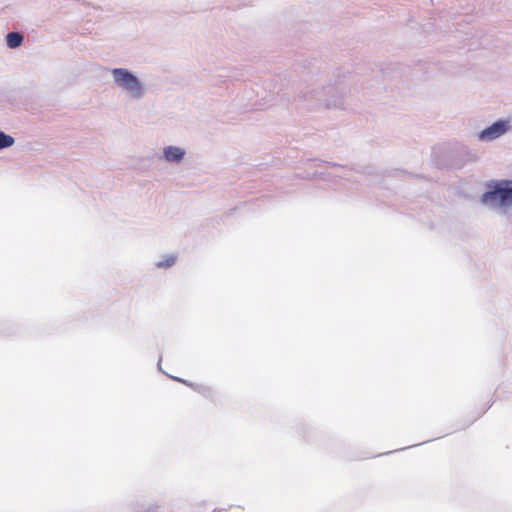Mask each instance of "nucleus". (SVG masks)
Masks as SVG:
<instances>
[{
    "mask_svg": "<svg viewBox=\"0 0 512 512\" xmlns=\"http://www.w3.org/2000/svg\"><path fill=\"white\" fill-rule=\"evenodd\" d=\"M283 85H278L274 79H269L265 81V88L269 90V95L265 97L268 98L269 101L273 100L275 96H279L282 91Z\"/></svg>",
    "mask_w": 512,
    "mask_h": 512,
    "instance_id": "7",
    "label": "nucleus"
},
{
    "mask_svg": "<svg viewBox=\"0 0 512 512\" xmlns=\"http://www.w3.org/2000/svg\"><path fill=\"white\" fill-rule=\"evenodd\" d=\"M110 73L114 84L125 90L131 98L140 100L144 97L146 89L140 79L127 68H112Z\"/></svg>",
    "mask_w": 512,
    "mask_h": 512,
    "instance_id": "2",
    "label": "nucleus"
},
{
    "mask_svg": "<svg viewBox=\"0 0 512 512\" xmlns=\"http://www.w3.org/2000/svg\"><path fill=\"white\" fill-rule=\"evenodd\" d=\"M450 161L448 167L461 168L465 163L472 159V153L469 148L461 143H456L450 151Z\"/></svg>",
    "mask_w": 512,
    "mask_h": 512,
    "instance_id": "5",
    "label": "nucleus"
},
{
    "mask_svg": "<svg viewBox=\"0 0 512 512\" xmlns=\"http://www.w3.org/2000/svg\"><path fill=\"white\" fill-rule=\"evenodd\" d=\"M25 34H6L5 40L6 45L10 49H16L20 47L24 42Z\"/></svg>",
    "mask_w": 512,
    "mask_h": 512,
    "instance_id": "8",
    "label": "nucleus"
},
{
    "mask_svg": "<svg viewBox=\"0 0 512 512\" xmlns=\"http://www.w3.org/2000/svg\"><path fill=\"white\" fill-rule=\"evenodd\" d=\"M489 187L481 196L482 203L496 202L500 207L512 206V180L493 181Z\"/></svg>",
    "mask_w": 512,
    "mask_h": 512,
    "instance_id": "3",
    "label": "nucleus"
},
{
    "mask_svg": "<svg viewBox=\"0 0 512 512\" xmlns=\"http://www.w3.org/2000/svg\"><path fill=\"white\" fill-rule=\"evenodd\" d=\"M186 155L185 149L178 146H166L163 148V158L168 163H180Z\"/></svg>",
    "mask_w": 512,
    "mask_h": 512,
    "instance_id": "6",
    "label": "nucleus"
},
{
    "mask_svg": "<svg viewBox=\"0 0 512 512\" xmlns=\"http://www.w3.org/2000/svg\"><path fill=\"white\" fill-rule=\"evenodd\" d=\"M368 72H370V74L373 75L371 80H375L376 78H378L381 75L380 71L374 70L371 67L367 66L366 64L357 65L354 73H355V75L365 77L369 74Z\"/></svg>",
    "mask_w": 512,
    "mask_h": 512,
    "instance_id": "9",
    "label": "nucleus"
},
{
    "mask_svg": "<svg viewBox=\"0 0 512 512\" xmlns=\"http://www.w3.org/2000/svg\"><path fill=\"white\" fill-rule=\"evenodd\" d=\"M168 376H169V378H171V379H173V380H175L177 382L183 383V384H185V385H187V386H189V387H191L193 389H196L195 385L193 383L187 381V380H184V379L176 377V376H171V375H168Z\"/></svg>",
    "mask_w": 512,
    "mask_h": 512,
    "instance_id": "12",
    "label": "nucleus"
},
{
    "mask_svg": "<svg viewBox=\"0 0 512 512\" xmlns=\"http://www.w3.org/2000/svg\"><path fill=\"white\" fill-rule=\"evenodd\" d=\"M15 139L5 132L0 130V151L13 146Z\"/></svg>",
    "mask_w": 512,
    "mask_h": 512,
    "instance_id": "10",
    "label": "nucleus"
},
{
    "mask_svg": "<svg viewBox=\"0 0 512 512\" xmlns=\"http://www.w3.org/2000/svg\"><path fill=\"white\" fill-rule=\"evenodd\" d=\"M346 73H349V71L344 68H337L334 72L336 78L335 83L322 85L317 88H307L306 91L298 96L299 101H301L307 109L319 107L327 109L342 108L344 93L340 85L341 78H345Z\"/></svg>",
    "mask_w": 512,
    "mask_h": 512,
    "instance_id": "1",
    "label": "nucleus"
},
{
    "mask_svg": "<svg viewBox=\"0 0 512 512\" xmlns=\"http://www.w3.org/2000/svg\"><path fill=\"white\" fill-rule=\"evenodd\" d=\"M510 130H512V126L508 119H498L481 130L478 133V139L480 141H493Z\"/></svg>",
    "mask_w": 512,
    "mask_h": 512,
    "instance_id": "4",
    "label": "nucleus"
},
{
    "mask_svg": "<svg viewBox=\"0 0 512 512\" xmlns=\"http://www.w3.org/2000/svg\"><path fill=\"white\" fill-rule=\"evenodd\" d=\"M177 257L175 255H167L164 260L157 262L158 268H169L176 262Z\"/></svg>",
    "mask_w": 512,
    "mask_h": 512,
    "instance_id": "11",
    "label": "nucleus"
},
{
    "mask_svg": "<svg viewBox=\"0 0 512 512\" xmlns=\"http://www.w3.org/2000/svg\"><path fill=\"white\" fill-rule=\"evenodd\" d=\"M161 361H162V356L159 357L158 364H157L160 371H162L161 370Z\"/></svg>",
    "mask_w": 512,
    "mask_h": 512,
    "instance_id": "14",
    "label": "nucleus"
},
{
    "mask_svg": "<svg viewBox=\"0 0 512 512\" xmlns=\"http://www.w3.org/2000/svg\"><path fill=\"white\" fill-rule=\"evenodd\" d=\"M309 162L318 163L319 165L323 163L330 167H339L340 166L339 164H337L335 162H325V161L318 160V159L309 160Z\"/></svg>",
    "mask_w": 512,
    "mask_h": 512,
    "instance_id": "13",
    "label": "nucleus"
}]
</instances>
